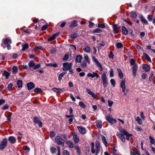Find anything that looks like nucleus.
<instances>
[{
    "label": "nucleus",
    "instance_id": "nucleus-11",
    "mask_svg": "<svg viewBox=\"0 0 155 155\" xmlns=\"http://www.w3.org/2000/svg\"><path fill=\"white\" fill-rule=\"evenodd\" d=\"M86 90L87 93L91 95L94 99H96L97 98V95L92 91L90 89L87 88Z\"/></svg>",
    "mask_w": 155,
    "mask_h": 155
},
{
    "label": "nucleus",
    "instance_id": "nucleus-49",
    "mask_svg": "<svg viewBox=\"0 0 155 155\" xmlns=\"http://www.w3.org/2000/svg\"><path fill=\"white\" fill-rule=\"evenodd\" d=\"M75 148L76 150V151L78 155H81V150L80 148L78 147H75Z\"/></svg>",
    "mask_w": 155,
    "mask_h": 155
},
{
    "label": "nucleus",
    "instance_id": "nucleus-26",
    "mask_svg": "<svg viewBox=\"0 0 155 155\" xmlns=\"http://www.w3.org/2000/svg\"><path fill=\"white\" fill-rule=\"evenodd\" d=\"M52 90L56 92L61 93L63 92V91L61 89L58 88L56 87H54L52 89Z\"/></svg>",
    "mask_w": 155,
    "mask_h": 155
},
{
    "label": "nucleus",
    "instance_id": "nucleus-5",
    "mask_svg": "<svg viewBox=\"0 0 155 155\" xmlns=\"http://www.w3.org/2000/svg\"><path fill=\"white\" fill-rule=\"evenodd\" d=\"M125 80L124 79L122 80L120 84V86L122 89V92L124 93V94L125 95H127V93L125 92L126 90Z\"/></svg>",
    "mask_w": 155,
    "mask_h": 155
},
{
    "label": "nucleus",
    "instance_id": "nucleus-13",
    "mask_svg": "<svg viewBox=\"0 0 155 155\" xmlns=\"http://www.w3.org/2000/svg\"><path fill=\"white\" fill-rule=\"evenodd\" d=\"M132 73L134 77H136V73L137 70V65H134L132 68Z\"/></svg>",
    "mask_w": 155,
    "mask_h": 155
},
{
    "label": "nucleus",
    "instance_id": "nucleus-2",
    "mask_svg": "<svg viewBox=\"0 0 155 155\" xmlns=\"http://www.w3.org/2000/svg\"><path fill=\"white\" fill-rule=\"evenodd\" d=\"M91 150L92 153L94 154L95 153V155H97L98 153H99L101 147L99 143H96V150H95L94 148V143H91Z\"/></svg>",
    "mask_w": 155,
    "mask_h": 155
},
{
    "label": "nucleus",
    "instance_id": "nucleus-38",
    "mask_svg": "<svg viewBox=\"0 0 155 155\" xmlns=\"http://www.w3.org/2000/svg\"><path fill=\"white\" fill-rule=\"evenodd\" d=\"M84 56L86 61L88 64H90V60L89 59V58L87 55V54H84Z\"/></svg>",
    "mask_w": 155,
    "mask_h": 155
},
{
    "label": "nucleus",
    "instance_id": "nucleus-6",
    "mask_svg": "<svg viewBox=\"0 0 155 155\" xmlns=\"http://www.w3.org/2000/svg\"><path fill=\"white\" fill-rule=\"evenodd\" d=\"M7 139L6 138L3 140L0 145V150H3L6 147L7 144Z\"/></svg>",
    "mask_w": 155,
    "mask_h": 155
},
{
    "label": "nucleus",
    "instance_id": "nucleus-57",
    "mask_svg": "<svg viewBox=\"0 0 155 155\" xmlns=\"http://www.w3.org/2000/svg\"><path fill=\"white\" fill-rule=\"evenodd\" d=\"M78 36V34L77 33H74L71 34V37L72 39H75Z\"/></svg>",
    "mask_w": 155,
    "mask_h": 155
},
{
    "label": "nucleus",
    "instance_id": "nucleus-60",
    "mask_svg": "<svg viewBox=\"0 0 155 155\" xmlns=\"http://www.w3.org/2000/svg\"><path fill=\"white\" fill-rule=\"evenodd\" d=\"M107 102L108 104V105L109 107H111L114 103V102L113 101L110 100H108Z\"/></svg>",
    "mask_w": 155,
    "mask_h": 155
},
{
    "label": "nucleus",
    "instance_id": "nucleus-18",
    "mask_svg": "<svg viewBox=\"0 0 155 155\" xmlns=\"http://www.w3.org/2000/svg\"><path fill=\"white\" fill-rule=\"evenodd\" d=\"M3 40L4 43L6 45L10 44L12 43V41L10 39L6 38L5 39H3Z\"/></svg>",
    "mask_w": 155,
    "mask_h": 155
},
{
    "label": "nucleus",
    "instance_id": "nucleus-42",
    "mask_svg": "<svg viewBox=\"0 0 155 155\" xmlns=\"http://www.w3.org/2000/svg\"><path fill=\"white\" fill-rule=\"evenodd\" d=\"M116 46L117 48H120L123 47V45L120 42H117L116 44Z\"/></svg>",
    "mask_w": 155,
    "mask_h": 155
},
{
    "label": "nucleus",
    "instance_id": "nucleus-63",
    "mask_svg": "<svg viewBox=\"0 0 155 155\" xmlns=\"http://www.w3.org/2000/svg\"><path fill=\"white\" fill-rule=\"evenodd\" d=\"M63 155H70V154L67 150H65L63 151Z\"/></svg>",
    "mask_w": 155,
    "mask_h": 155
},
{
    "label": "nucleus",
    "instance_id": "nucleus-37",
    "mask_svg": "<svg viewBox=\"0 0 155 155\" xmlns=\"http://www.w3.org/2000/svg\"><path fill=\"white\" fill-rule=\"evenodd\" d=\"M136 120L138 123L139 124L141 125L142 124V121L141 119L139 117L135 118Z\"/></svg>",
    "mask_w": 155,
    "mask_h": 155
},
{
    "label": "nucleus",
    "instance_id": "nucleus-12",
    "mask_svg": "<svg viewBox=\"0 0 155 155\" xmlns=\"http://www.w3.org/2000/svg\"><path fill=\"white\" fill-rule=\"evenodd\" d=\"M77 128L80 133L82 134H85L86 133V130L85 128L80 126H77Z\"/></svg>",
    "mask_w": 155,
    "mask_h": 155
},
{
    "label": "nucleus",
    "instance_id": "nucleus-59",
    "mask_svg": "<svg viewBox=\"0 0 155 155\" xmlns=\"http://www.w3.org/2000/svg\"><path fill=\"white\" fill-rule=\"evenodd\" d=\"M106 24H99L98 25V27L99 28H104L105 27Z\"/></svg>",
    "mask_w": 155,
    "mask_h": 155
},
{
    "label": "nucleus",
    "instance_id": "nucleus-3",
    "mask_svg": "<svg viewBox=\"0 0 155 155\" xmlns=\"http://www.w3.org/2000/svg\"><path fill=\"white\" fill-rule=\"evenodd\" d=\"M101 78L103 81V87H105L107 85L108 81L105 72L102 74L101 76Z\"/></svg>",
    "mask_w": 155,
    "mask_h": 155
},
{
    "label": "nucleus",
    "instance_id": "nucleus-19",
    "mask_svg": "<svg viewBox=\"0 0 155 155\" xmlns=\"http://www.w3.org/2000/svg\"><path fill=\"white\" fill-rule=\"evenodd\" d=\"M117 136L118 137L121 139L122 141L123 142H125V139L124 135L122 134H120L118 132H117Z\"/></svg>",
    "mask_w": 155,
    "mask_h": 155
},
{
    "label": "nucleus",
    "instance_id": "nucleus-35",
    "mask_svg": "<svg viewBox=\"0 0 155 155\" xmlns=\"http://www.w3.org/2000/svg\"><path fill=\"white\" fill-rule=\"evenodd\" d=\"M101 139L102 140V141L103 143H104L105 145L106 146L107 144V142L106 140L105 137L103 135H102Z\"/></svg>",
    "mask_w": 155,
    "mask_h": 155
},
{
    "label": "nucleus",
    "instance_id": "nucleus-54",
    "mask_svg": "<svg viewBox=\"0 0 155 155\" xmlns=\"http://www.w3.org/2000/svg\"><path fill=\"white\" fill-rule=\"evenodd\" d=\"M51 152L52 153L54 154L55 153L56 151V148L54 147H52L50 149Z\"/></svg>",
    "mask_w": 155,
    "mask_h": 155
},
{
    "label": "nucleus",
    "instance_id": "nucleus-40",
    "mask_svg": "<svg viewBox=\"0 0 155 155\" xmlns=\"http://www.w3.org/2000/svg\"><path fill=\"white\" fill-rule=\"evenodd\" d=\"M18 87L20 88L22 87V82L21 80H18L17 83Z\"/></svg>",
    "mask_w": 155,
    "mask_h": 155
},
{
    "label": "nucleus",
    "instance_id": "nucleus-21",
    "mask_svg": "<svg viewBox=\"0 0 155 155\" xmlns=\"http://www.w3.org/2000/svg\"><path fill=\"white\" fill-rule=\"evenodd\" d=\"M66 143L70 148H73L74 145L72 141L71 140L68 141L66 142Z\"/></svg>",
    "mask_w": 155,
    "mask_h": 155
},
{
    "label": "nucleus",
    "instance_id": "nucleus-14",
    "mask_svg": "<svg viewBox=\"0 0 155 155\" xmlns=\"http://www.w3.org/2000/svg\"><path fill=\"white\" fill-rule=\"evenodd\" d=\"M27 86L28 90H31L35 87V85L33 83L30 82L27 84Z\"/></svg>",
    "mask_w": 155,
    "mask_h": 155
},
{
    "label": "nucleus",
    "instance_id": "nucleus-30",
    "mask_svg": "<svg viewBox=\"0 0 155 155\" xmlns=\"http://www.w3.org/2000/svg\"><path fill=\"white\" fill-rule=\"evenodd\" d=\"M117 25L116 24L114 25L113 27V29L114 32L115 34L117 33L118 32V31L117 30Z\"/></svg>",
    "mask_w": 155,
    "mask_h": 155
},
{
    "label": "nucleus",
    "instance_id": "nucleus-16",
    "mask_svg": "<svg viewBox=\"0 0 155 155\" xmlns=\"http://www.w3.org/2000/svg\"><path fill=\"white\" fill-rule=\"evenodd\" d=\"M9 141L12 144L15 143L16 142V139L13 136H10L8 138Z\"/></svg>",
    "mask_w": 155,
    "mask_h": 155
},
{
    "label": "nucleus",
    "instance_id": "nucleus-34",
    "mask_svg": "<svg viewBox=\"0 0 155 155\" xmlns=\"http://www.w3.org/2000/svg\"><path fill=\"white\" fill-rule=\"evenodd\" d=\"M66 74V72H64L61 73L58 76V80L59 81H61V79L63 77L64 75Z\"/></svg>",
    "mask_w": 155,
    "mask_h": 155
},
{
    "label": "nucleus",
    "instance_id": "nucleus-7",
    "mask_svg": "<svg viewBox=\"0 0 155 155\" xmlns=\"http://www.w3.org/2000/svg\"><path fill=\"white\" fill-rule=\"evenodd\" d=\"M63 66L64 67L63 69V70L64 71H66L68 70L69 69L71 68L72 67V64L71 63L69 64L68 62H66L63 63Z\"/></svg>",
    "mask_w": 155,
    "mask_h": 155
},
{
    "label": "nucleus",
    "instance_id": "nucleus-47",
    "mask_svg": "<svg viewBox=\"0 0 155 155\" xmlns=\"http://www.w3.org/2000/svg\"><path fill=\"white\" fill-rule=\"evenodd\" d=\"M79 106L82 108L84 109L86 107V106L81 101L79 102Z\"/></svg>",
    "mask_w": 155,
    "mask_h": 155
},
{
    "label": "nucleus",
    "instance_id": "nucleus-61",
    "mask_svg": "<svg viewBox=\"0 0 155 155\" xmlns=\"http://www.w3.org/2000/svg\"><path fill=\"white\" fill-rule=\"evenodd\" d=\"M110 82L111 84L113 85V87H114L115 84V82L114 80L113 79H111L110 80Z\"/></svg>",
    "mask_w": 155,
    "mask_h": 155
},
{
    "label": "nucleus",
    "instance_id": "nucleus-23",
    "mask_svg": "<svg viewBox=\"0 0 155 155\" xmlns=\"http://www.w3.org/2000/svg\"><path fill=\"white\" fill-rule=\"evenodd\" d=\"M70 115H66V117L69 118L71 117H74V114H73V109L72 108H70Z\"/></svg>",
    "mask_w": 155,
    "mask_h": 155
},
{
    "label": "nucleus",
    "instance_id": "nucleus-28",
    "mask_svg": "<svg viewBox=\"0 0 155 155\" xmlns=\"http://www.w3.org/2000/svg\"><path fill=\"white\" fill-rule=\"evenodd\" d=\"M82 59V56L81 55H78L76 58L75 60L77 62L80 63L81 62Z\"/></svg>",
    "mask_w": 155,
    "mask_h": 155
},
{
    "label": "nucleus",
    "instance_id": "nucleus-56",
    "mask_svg": "<svg viewBox=\"0 0 155 155\" xmlns=\"http://www.w3.org/2000/svg\"><path fill=\"white\" fill-rule=\"evenodd\" d=\"M114 71L113 69L111 68L110 69V73L109 76L110 77H114Z\"/></svg>",
    "mask_w": 155,
    "mask_h": 155
},
{
    "label": "nucleus",
    "instance_id": "nucleus-51",
    "mask_svg": "<svg viewBox=\"0 0 155 155\" xmlns=\"http://www.w3.org/2000/svg\"><path fill=\"white\" fill-rule=\"evenodd\" d=\"M119 130L120 133L124 134L127 131L124 129H123L122 127H120L119 128Z\"/></svg>",
    "mask_w": 155,
    "mask_h": 155
},
{
    "label": "nucleus",
    "instance_id": "nucleus-43",
    "mask_svg": "<svg viewBox=\"0 0 155 155\" xmlns=\"http://www.w3.org/2000/svg\"><path fill=\"white\" fill-rule=\"evenodd\" d=\"M23 149L27 153H28L30 150V149L29 147H28L27 146H25L23 147Z\"/></svg>",
    "mask_w": 155,
    "mask_h": 155
},
{
    "label": "nucleus",
    "instance_id": "nucleus-50",
    "mask_svg": "<svg viewBox=\"0 0 155 155\" xmlns=\"http://www.w3.org/2000/svg\"><path fill=\"white\" fill-rule=\"evenodd\" d=\"M41 67V64H38L36 65L35 64V66H34V68H33V70H36L40 68Z\"/></svg>",
    "mask_w": 155,
    "mask_h": 155
},
{
    "label": "nucleus",
    "instance_id": "nucleus-36",
    "mask_svg": "<svg viewBox=\"0 0 155 155\" xmlns=\"http://www.w3.org/2000/svg\"><path fill=\"white\" fill-rule=\"evenodd\" d=\"M77 21L75 20H74L69 26L70 27H74L77 26Z\"/></svg>",
    "mask_w": 155,
    "mask_h": 155
},
{
    "label": "nucleus",
    "instance_id": "nucleus-8",
    "mask_svg": "<svg viewBox=\"0 0 155 155\" xmlns=\"http://www.w3.org/2000/svg\"><path fill=\"white\" fill-rule=\"evenodd\" d=\"M87 77H91L92 78L96 77V78H98L100 77V75L97 73L94 72L92 73H88L87 74Z\"/></svg>",
    "mask_w": 155,
    "mask_h": 155
},
{
    "label": "nucleus",
    "instance_id": "nucleus-20",
    "mask_svg": "<svg viewBox=\"0 0 155 155\" xmlns=\"http://www.w3.org/2000/svg\"><path fill=\"white\" fill-rule=\"evenodd\" d=\"M58 35V34H56L53 35L51 37L49 38L47 40L48 41H50L54 40L56 36Z\"/></svg>",
    "mask_w": 155,
    "mask_h": 155
},
{
    "label": "nucleus",
    "instance_id": "nucleus-17",
    "mask_svg": "<svg viewBox=\"0 0 155 155\" xmlns=\"http://www.w3.org/2000/svg\"><path fill=\"white\" fill-rule=\"evenodd\" d=\"M142 67L143 69L146 72L149 71L150 70V67L148 64H143Z\"/></svg>",
    "mask_w": 155,
    "mask_h": 155
},
{
    "label": "nucleus",
    "instance_id": "nucleus-1",
    "mask_svg": "<svg viewBox=\"0 0 155 155\" xmlns=\"http://www.w3.org/2000/svg\"><path fill=\"white\" fill-rule=\"evenodd\" d=\"M67 139V135L65 134H59L57 135L55 138V143L58 145H61L62 147L64 146V140Z\"/></svg>",
    "mask_w": 155,
    "mask_h": 155
},
{
    "label": "nucleus",
    "instance_id": "nucleus-53",
    "mask_svg": "<svg viewBox=\"0 0 155 155\" xmlns=\"http://www.w3.org/2000/svg\"><path fill=\"white\" fill-rule=\"evenodd\" d=\"M81 66L83 68L86 67L87 66L86 62L85 61L82 62L81 64Z\"/></svg>",
    "mask_w": 155,
    "mask_h": 155
},
{
    "label": "nucleus",
    "instance_id": "nucleus-15",
    "mask_svg": "<svg viewBox=\"0 0 155 155\" xmlns=\"http://www.w3.org/2000/svg\"><path fill=\"white\" fill-rule=\"evenodd\" d=\"M122 33L125 35L128 34V30L127 28L124 26H122L121 28Z\"/></svg>",
    "mask_w": 155,
    "mask_h": 155
},
{
    "label": "nucleus",
    "instance_id": "nucleus-33",
    "mask_svg": "<svg viewBox=\"0 0 155 155\" xmlns=\"http://www.w3.org/2000/svg\"><path fill=\"white\" fill-rule=\"evenodd\" d=\"M143 55L148 61L150 62H151V60L150 58L147 54L146 53H144L143 54Z\"/></svg>",
    "mask_w": 155,
    "mask_h": 155
},
{
    "label": "nucleus",
    "instance_id": "nucleus-4",
    "mask_svg": "<svg viewBox=\"0 0 155 155\" xmlns=\"http://www.w3.org/2000/svg\"><path fill=\"white\" fill-rule=\"evenodd\" d=\"M107 120L110 123V125H112L113 124L117 122V120L115 119L112 118L111 115L109 114L106 117Z\"/></svg>",
    "mask_w": 155,
    "mask_h": 155
},
{
    "label": "nucleus",
    "instance_id": "nucleus-64",
    "mask_svg": "<svg viewBox=\"0 0 155 155\" xmlns=\"http://www.w3.org/2000/svg\"><path fill=\"white\" fill-rule=\"evenodd\" d=\"M130 155H141L138 152H137L136 153H134L132 151H130Z\"/></svg>",
    "mask_w": 155,
    "mask_h": 155
},
{
    "label": "nucleus",
    "instance_id": "nucleus-9",
    "mask_svg": "<svg viewBox=\"0 0 155 155\" xmlns=\"http://www.w3.org/2000/svg\"><path fill=\"white\" fill-rule=\"evenodd\" d=\"M72 135L74 142L75 143H78L80 141V140L79 138L78 137L77 134L75 132H72Z\"/></svg>",
    "mask_w": 155,
    "mask_h": 155
},
{
    "label": "nucleus",
    "instance_id": "nucleus-32",
    "mask_svg": "<svg viewBox=\"0 0 155 155\" xmlns=\"http://www.w3.org/2000/svg\"><path fill=\"white\" fill-rule=\"evenodd\" d=\"M10 75V73L7 72L6 71H4L3 75L5 77V78L7 79L8 78V77Z\"/></svg>",
    "mask_w": 155,
    "mask_h": 155
},
{
    "label": "nucleus",
    "instance_id": "nucleus-41",
    "mask_svg": "<svg viewBox=\"0 0 155 155\" xmlns=\"http://www.w3.org/2000/svg\"><path fill=\"white\" fill-rule=\"evenodd\" d=\"M18 71V68L16 66H14L12 68V73L13 74H16Z\"/></svg>",
    "mask_w": 155,
    "mask_h": 155
},
{
    "label": "nucleus",
    "instance_id": "nucleus-31",
    "mask_svg": "<svg viewBox=\"0 0 155 155\" xmlns=\"http://www.w3.org/2000/svg\"><path fill=\"white\" fill-rule=\"evenodd\" d=\"M84 51L87 53H90V47L88 46H86L84 48Z\"/></svg>",
    "mask_w": 155,
    "mask_h": 155
},
{
    "label": "nucleus",
    "instance_id": "nucleus-25",
    "mask_svg": "<svg viewBox=\"0 0 155 155\" xmlns=\"http://www.w3.org/2000/svg\"><path fill=\"white\" fill-rule=\"evenodd\" d=\"M21 46L22 47V51L26 50L29 47L28 44V43L22 44Z\"/></svg>",
    "mask_w": 155,
    "mask_h": 155
},
{
    "label": "nucleus",
    "instance_id": "nucleus-46",
    "mask_svg": "<svg viewBox=\"0 0 155 155\" xmlns=\"http://www.w3.org/2000/svg\"><path fill=\"white\" fill-rule=\"evenodd\" d=\"M97 66L100 68V70L101 71L103 70V68L101 64L99 63V62L97 61L96 62Z\"/></svg>",
    "mask_w": 155,
    "mask_h": 155
},
{
    "label": "nucleus",
    "instance_id": "nucleus-22",
    "mask_svg": "<svg viewBox=\"0 0 155 155\" xmlns=\"http://www.w3.org/2000/svg\"><path fill=\"white\" fill-rule=\"evenodd\" d=\"M140 19L141 21L145 25H147L148 24V23L147 21L144 18L142 15H140Z\"/></svg>",
    "mask_w": 155,
    "mask_h": 155
},
{
    "label": "nucleus",
    "instance_id": "nucleus-48",
    "mask_svg": "<svg viewBox=\"0 0 155 155\" xmlns=\"http://www.w3.org/2000/svg\"><path fill=\"white\" fill-rule=\"evenodd\" d=\"M101 32H102V30L101 29H100L99 28H96L93 31V33H100Z\"/></svg>",
    "mask_w": 155,
    "mask_h": 155
},
{
    "label": "nucleus",
    "instance_id": "nucleus-45",
    "mask_svg": "<svg viewBox=\"0 0 155 155\" xmlns=\"http://www.w3.org/2000/svg\"><path fill=\"white\" fill-rule=\"evenodd\" d=\"M130 14H131V17L133 18H136L137 17V15L136 14V13L134 12H130Z\"/></svg>",
    "mask_w": 155,
    "mask_h": 155
},
{
    "label": "nucleus",
    "instance_id": "nucleus-39",
    "mask_svg": "<svg viewBox=\"0 0 155 155\" xmlns=\"http://www.w3.org/2000/svg\"><path fill=\"white\" fill-rule=\"evenodd\" d=\"M124 134L126 136V139L127 140H129L130 137L133 136L132 134H130L127 132Z\"/></svg>",
    "mask_w": 155,
    "mask_h": 155
},
{
    "label": "nucleus",
    "instance_id": "nucleus-44",
    "mask_svg": "<svg viewBox=\"0 0 155 155\" xmlns=\"http://www.w3.org/2000/svg\"><path fill=\"white\" fill-rule=\"evenodd\" d=\"M149 138L150 140V142L151 144H153L155 143V140L154 138H153L151 136H150L149 137Z\"/></svg>",
    "mask_w": 155,
    "mask_h": 155
},
{
    "label": "nucleus",
    "instance_id": "nucleus-58",
    "mask_svg": "<svg viewBox=\"0 0 155 155\" xmlns=\"http://www.w3.org/2000/svg\"><path fill=\"white\" fill-rule=\"evenodd\" d=\"M12 86L13 84L12 83H11L9 84L7 87L8 90L9 91H11Z\"/></svg>",
    "mask_w": 155,
    "mask_h": 155
},
{
    "label": "nucleus",
    "instance_id": "nucleus-29",
    "mask_svg": "<svg viewBox=\"0 0 155 155\" xmlns=\"http://www.w3.org/2000/svg\"><path fill=\"white\" fill-rule=\"evenodd\" d=\"M97 126L99 128H101L102 127V121L101 120H98L96 121Z\"/></svg>",
    "mask_w": 155,
    "mask_h": 155
},
{
    "label": "nucleus",
    "instance_id": "nucleus-24",
    "mask_svg": "<svg viewBox=\"0 0 155 155\" xmlns=\"http://www.w3.org/2000/svg\"><path fill=\"white\" fill-rule=\"evenodd\" d=\"M117 70L118 73V76L119 78L121 79H122L123 77V74L121 70L120 69L117 68Z\"/></svg>",
    "mask_w": 155,
    "mask_h": 155
},
{
    "label": "nucleus",
    "instance_id": "nucleus-55",
    "mask_svg": "<svg viewBox=\"0 0 155 155\" xmlns=\"http://www.w3.org/2000/svg\"><path fill=\"white\" fill-rule=\"evenodd\" d=\"M130 63L131 65L134 66V65H137L135 63V60L133 59H131L130 60Z\"/></svg>",
    "mask_w": 155,
    "mask_h": 155
},
{
    "label": "nucleus",
    "instance_id": "nucleus-62",
    "mask_svg": "<svg viewBox=\"0 0 155 155\" xmlns=\"http://www.w3.org/2000/svg\"><path fill=\"white\" fill-rule=\"evenodd\" d=\"M50 135L51 137L53 138L55 136V134L53 131H51Z\"/></svg>",
    "mask_w": 155,
    "mask_h": 155
},
{
    "label": "nucleus",
    "instance_id": "nucleus-10",
    "mask_svg": "<svg viewBox=\"0 0 155 155\" xmlns=\"http://www.w3.org/2000/svg\"><path fill=\"white\" fill-rule=\"evenodd\" d=\"M34 122L35 124H38V126L40 127H42V123L38 117H34Z\"/></svg>",
    "mask_w": 155,
    "mask_h": 155
},
{
    "label": "nucleus",
    "instance_id": "nucleus-27",
    "mask_svg": "<svg viewBox=\"0 0 155 155\" xmlns=\"http://www.w3.org/2000/svg\"><path fill=\"white\" fill-rule=\"evenodd\" d=\"M35 63H34L33 61H30L28 64V66L29 68H30V69L31 70V68L35 66Z\"/></svg>",
    "mask_w": 155,
    "mask_h": 155
},
{
    "label": "nucleus",
    "instance_id": "nucleus-52",
    "mask_svg": "<svg viewBox=\"0 0 155 155\" xmlns=\"http://www.w3.org/2000/svg\"><path fill=\"white\" fill-rule=\"evenodd\" d=\"M34 91L35 92L40 93L42 92V90L41 88L37 87L35 89Z\"/></svg>",
    "mask_w": 155,
    "mask_h": 155
}]
</instances>
